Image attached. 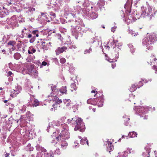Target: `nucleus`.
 Masks as SVG:
<instances>
[{
    "label": "nucleus",
    "mask_w": 157,
    "mask_h": 157,
    "mask_svg": "<svg viewBox=\"0 0 157 157\" xmlns=\"http://www.w3.org/2000/svg\"><path fill=\"white\" fill-rule=\"evenodd\" d=\"M60 62L62 63H64L66 62V59L64 58H61L60 60Z\"/></svg>",
    "instance_id": "obj_52"
},
{
    "label": "nucleus",
    "mask_w": 157,
    "mask_h": 157,
    "mask_svg": "<svg viewBox=\"0 0 157 157\" xmlns=\"http://www.w3.org/2000/svg\"><path fill=\"white\" fill-rule=\"evenodd\" d=\"M81 144L82 145L87 144L88 145V141L86 138L84 137L80 140Z\"/></svg>",
    "instance_id": "obj_26"
},
{
    "label": "nucleus",
    "mask_w": 157,
    "mask_h": 157,
    "mask_svg": "<svg viewBox=\"0 0 157 157\" xmlns=\"http://www.w3.org/2000/svg\"><path fill=\"white\" fill-rule=\"evenodd\" d=\"M26 116L27 118L30 119L31 120L33 118V117L30 111H28L26 113Z\"/></svg>",
    "instance_id": "obj_38"
},
{
    "label": "nucleus",
    "mask_w": 157,
    "mask_h": 157,
    "mask_svg": "<svg viewBox=\"0 0 157 157\" xmlns=\"http://www.w3.org/2000/svg\"><path fill=\"white\" fill-rule=\"evenodd\" d=\"M51 123V124L53 126H59L60 125V124L58 121H53Z\"/></svg>",
    "instance_id": "obj_37"
},
{
    "label": "nucleus",
    "mask_w": 157,
    "mask_h": 157,
    "mask_svg": "<svg viewBox=\"0 0 157 157\" xmlns=\"http://www.w3.org/2000/svg\"><path fill=\"white\" fill-rule=\"evenodd\" d=\"M107 147V151L110 152L113 149V147L112 145V143L109 141H107L106 144Z\"/></svg>",
    "instance_id": "obj_16"
},
{
    "label": "nucleus",
    "mask_w": 157,
    "mask_h": 157,
    "mask_svg": "<svg viewBox=\"0 0 157 157\" xmlns=\"http://www.w3.org/2000/svg\"><path fill=\"white\" fill-rule=\"evenodd\" d=\"M32 33L34 35L36 34V37L38 36V31L37 30H34L33 31Z\"/></svg>",
    "instance_id": "obj_48"
},
{
    "label": "nucleus",
    "mask_w": 157,
    "mask_h": 157,
    "mask_svg": "<svg viewBox=\"0 0 157 157\" xmlns=\"http://www.w3.org/2000/svg\"><path fill=\"white\" fill-rule=\"evenodd\" d=\"M144 151L143 153V155L144 157H150L149 153L150 152V149L148 148H145Z\"/></svg>",
    "instance_id": "obj_17"
},
{
    "label": "nucleus",
    "mask_w": 157,
    "mask_h": 157,
    "mask_svg": "<svg viewBox=\"0 0 157 157\" xmlns=\"http://www.w3.org/2000/svg\"><path fill=\"white\" fill-rule=\"evenodd\" d=\"M117 28L116 26H114L111 28V31L114 33L115 30Z\"/></svg>",
    "instance_id": "obj_59"
},
{
    "label": "nucleus",
    "mask_w": 157,
    "mask_h": 157,
    "mask_svg": "<svg viewBox=\"0 0 157 157\" xmlns=\"http://www.w3.org/2000/svg\"><path fill=\"white\" fill-rule=\"evenodd\" d=\"M83 12L84 14L88 17H89L90 15V10L87 8L84 9L83 10Z\"/></svg>",
    "instance_id": "obj_25"
},
{
    "label": "nucleus",
    "mask_w": 157,
    "mask_h": 157,
    "mask_svg": "<svg viewBox=\"0 0 157 157\" xmlns=\"http://www.w3.org/2000/svg\"><path fill=\"white\" fill-rule=\"evenodd\" d=\"M58 39L61 41L63 39V37L61 36V35H58Z\"/></svg>",
    "instance_id": "obj_61"
},
{
    "label": "nucleus",
    "mask_w": 157,
    "mask_h": 157,
    "mask_svg": "<svg viewBox=\"0 0 157 157\" xmlns=\"http://www.w3.org/2000/svg\"><path fill=\"white\" fill-rule=\"evenodd\" d=\"M21 90V87L20 86H17L15 87V89L13 90L12 93L13 94H10V96L12 98H14L16 96V94L19 93Z\"/></svg>",
    "instance_id": "obj_9"
},
{
    "label": "nucleus",
    "mask_w": 157,
    "mask_h": 157,
    "mask_svg": "<svg viewBox=\"0 0 157 157\" xmlns=\"http://www.w3.org/2000/svg\"><path fill=\"white\" fill-rule=\"evenodd\" d=\"M33 101L35 106H36L39 105V102L38 100L34 99Z\"/></svg>",
    "instance_id": "obj_43"
},
{
    "label": "nucleus",
    "mask_w": 157,
    "mask_h": 157,
    "mask_svg": "<svg viewBox=\"0 0 157 157\" xmlns=\"http://www.w3.org/2000/svg\"><path fill=\"white\" fill-rule=\"evenodd\" d=\"M59 91L62 94L65 93V94H66L67 91L66 86L62 87L59 90Z\"/></svg>",
    "instance_id": "obj_31"
},
{
    "label": "nucleus",
    "mask_w": 157,
    "mask_h": 157,
    "mask_svg": "<svg viewBox=\"0 0 157 157\" xmlns=\"http://www.w3.org/2000/svg\"><path fill=\"white\" fill-rule=\"evenodd\" d=\"M60 142H58L59 144H60L61 147L62 149H65L67 145V143L64 140H59Z\"/></svg>",
    "instance_id": "obj_15"
},
{
    "label": "nucleus",
    "mask_w": 157,
    "mask_h": 157,
    "mask_svg": "<svg viewBox=\"0 0 157 157\" xmlns=\"http://www.w3.org/2000/svg\"><path fill=\"white\" fill-rule=\"evenodd\" d=\"M137 88V87L135 86V84H133L131 86V87L129 89V90L131 92H133L135 91Z\"/></svg>",
    "instance_id": "obj_33"
},
{
    "label": "nucleus",
    "mask_w": 157,
    "mask_h": 157,
    "mask_svg": "<svg viewBox=\"0 0 157 157\" xmlns=\"http://www.w3.org/2000/svg\"><path fill=\"white\" fill-rule=\"evenodd\" d=\"M82 21L81 19L77 18L74 22L75 25H71V30L73 35H76L79 31L81 30V28L79 25L82 23Z\"/></svg>",
    "instance_id": "obj_4"
},
{
    "label": "nucleus",
    "mask_w": 157,
    "mask_h": 157,
    "mask_svg": "<svg viewBox=\"0 0 157 157\" xmlns=\"http://www.w3.org/2000/svg\"><path fill=\"white\" fill-rule=\"evenodd\" d=\"M54 157L53 153L51 152L49 153L44 152L43 153L38 152L36 157Z\"/></svg>",
    "instance_id": "obj_12"
},
{
    "label": "nucleus",
    "mask_w": 157,
    "mask_h": 157,
    "mask_svg": "<svg viewBox=\"0 0 157 157\" xmlns=\"http://www.w3.org/2000/svg\"><path fill=\"white\" fill-rule=\"evenodd\" d=\"M132 150V149L130 148H128L127 149V152H128L129 154L131 153H134V151H132V152L131 151V150Z\"/></svg>",
    "instance_id": "obj_56"
},
{
    "label": "nucleus",
    "mask_w": 157,
    "mask_h": 157,
    "mask_svg": "<svg viewBox=\"0 0 157 157\" xmlns=\"http://www.w3.org/2000/svg\"><path fill=\"white\" fill-rule=\"evenodd\" d=\"M8 45L14 46L16 44V42L14 41H10L7 43Z\"/></svg>",
    "instance_id": "obj_41"
},
{
    "label": "nucleus",
    "mask_w": 157,
    "mask_h": 157,
    "mask_svg": "<svg viewBox=\"0 0 157 157\" xmlns=\"http://www.w3.org/2000/svg\"><path fill=\"white\" fill-rule=\"evenodd\" d=\"M67 49L66 47L63 46L61 47H58L55 51L56 55H59L60 53H63Z\"/></svg>",
    "instance_id": "obj_13"
},
{
    "label": "nucleus",
    "mask_w": 157,
    "mask_h": 157,
    "mask_svg": "<svg viewBox=\"0 0 157 157\" xmlns=\"http://www.w3.org/2000/svg\"><path fill=\"white\" fill-rule=\"evenodd\" d=\"M52 100L55 102V103H57L58 104L61 103L62 102L61 99H59L58 97L56 96L53 97Z\"/></svg>",
    "instance_id": "obj_23"
},
{
    "label": "nucleus",
    "mask_w": 157,
    "mask_h": 157,
    "mask_svg": "<svg viewBox=\"0 0 157 157\" xmlns=\"http://www.w3.org/2000/svg\"><path fill=\"white\" fill-rule=\"evenodd\" d=\"M22 73L24 75L28 73V70L26 68V67H24L23 68L22 71Z\"/></svg>",
    "instance_id": "obj_42"
},
{
    "label": "nucleus",
    "mask_w": 157,
    "mask_h": 157,
    "mask_svg": "<svg viewBox=\"0 0 157 157\" xmlns=\"http://www.w3.org/2000/svg\"><path fill=\"white\" fill-rule=\"evenodd\" d=\"M98 16V14L92 12L90 13L89 17L92 19H95Z\"/></svg>",
    "instance_id": "obj_27"
},
{
    "label": "nucleus",
    "mask_w": 157,
    "mask_h": 157,
    "mask_svg": "<svg viewBox=\"0 0 157 157\" xmlns=\"http://www.w3.org/2000/svg\"><path fill=\"white\" fill-rule=\"evenodd\" d=\"M143 84L142 83V82L141 81H140L139 82V85L137 86L139 88L140 87H141L143 86Z\"/></svg>",
    "instance_id": "obj_55"
},
{
    "label": "nucleus",
    "mask_w": 157,
    "mask_h": 157,
    "mask_svg": "<svg viewBox=\"0 0 157 157\" xmlns=\"http://www.w3.org/2000/svg\"><path fill=\"white\" fill-rule=\"evenodd\" d=\"M13 18H14V17H11L9 19H7V18H6L7 20H6V21H7V24L8 25L10 24V23H11V21H13Z\"/></svg>",
    "instance_id": "obj_40"
},
{
    "label": "nucleus",
    "mask_w": 157,
    "mask_h": 157,
    "mask_svg": "<svg viewBox=\"0 0 157 157\" xmlns=\"http://www.w3.org/2000/svg\"><path fill=\"white\" fill-rule=\"evenodd\" d=\"M77 48L76 46L75 45H71L69 47V48L73 49Z\"/></svg>",
    "instance_id": "obj_54"
},
{
    "label": "nucleus",
    "mask_w": 157,
    "mask_h": 157,
    "mask_svg": "<svg viewBox=\"0 0 157 157\" xmlns=\"http://www.w3.org/2000/svg\"><path fill=\"white\" fill-rule=\"evenodd\" d=\"M81 10V6L78 5L75 7H73L72 8H70L69 9L68 13H69L71 14L73 17H76V14H78Z\"/></svg>",
    "instance_id": "obj_6"
},
{
    "label": "nucleus",
    "mask_w": 157,
    "mask_h": 157,
    "mask_svg": "<svg viewBox=\"0 0 157 157\" xmlns=\"http://www.w3.org/2000/svg\"><path fill=\"white\" fill-rule=\"evenodd\" d=\"M128 46L130 48V50H131V52L132 53H133V52H134L135 49L134 48H133V45H132V44H128Z\"/></svg>",
    "instance_id": "obj_39"
},
{
    "label": "nucleus",
    "mask_w": 157,
    "mask_h": 157,
    "mask_svg": "<svg viewBox=\"0 0 157 157\" xmlns=\"http://www.w3.org/2000/svg\"><path fill=\"white\" fill-rule=\"evenodd\" d=\"M26 68L28 70V74L30 75H32V73L36 72V70L34 69L33 64L26 65Z\"/></svg>",
    "instance_id": "obj_10"
},
{
    "label": "nucleus",
    "mask_w": 157,
    "mask_h": 157,
    "mask_svg": "<svg viewBox=\"0 0 157 157\" xmlns=\"http://www.w3.org/2000/svg\"><path fill=\"white\" fill-rule=\"evenodd\" d=\"M133 0H128L126 4L124 5V8L126 10V13L127 15H128V17L130 19H132V20L135 21V18L133 17V16L132 15H129L128 14L130 13V3L131 4L132 3Z\"/></svg>",
    "instance_id": "obj_5"
},
{
    "label": "nucleus",
    "mask_w": 157,
    "mask_h": 157,
    "mask_svg": "<svg viewBox=\"0 0 157 157\" xmlns=\"http://www.w3.org/2000/svg\"><path fill=\"white\" fill-rule=\"evenodd\" d=\"M90 3L88 0H85L83 4V5L84 7H88L90 5Z\"/></svg>",
    "instance_id": "obj_32"
},
{
    "label": "nucleus",
    "mask_w": 157,
    "mask_h": 157,
    "mask_svg": "<svg viewBox=\"0 0 157 157\" xmlns=\"http://www.w3.org/2000/svg\"><path fill=\"white\" fill-rule=\"evenodd\" d=\"M14 58L16 59H19L21 57V55L18 53H16L14 55Z\"/></svg>",
    "instance_id": "obj_34"
},
{
    "label": "nucleus",
    "mask_w": 157,
    "mask_h": 157,
    "mask_svg": "<svg viewBox=\"0 0 157 157\" xmlns=\"http://www.w3.org/2000/svg\"><path fill=\"white\" fill-rule=\"evenodd\" d=\"M6 105L7 106H9V111L10 112H12L13 110V108L14 107V105L11 103L8 102Z\"/></svg>",
    "instance_id": "obj_22"
},
{
    "label": "nucleus",
    "mask_w": 157,
    "mask_h": 157,
    "mask_svg": "<svg viewBox=\"0 0 157 157\" xmlns=\"http://www.w3.org/2000/svg\"><path fill=\"white\" fill-rule=\"evenodd\" d=\"M122 45L121 43H118L117 45L116 44V47L113 48L114 52L113 53V56L115 59H117L119 57V51L121 50V48Z\"/></svg>",
    "instance_id": "obj_7"
},
{
    "label": "nucleus",
    "mask_w": 157,
    "mask_h": 157,
    "mask_svg": "<svg viewBox=\"0 0 157 157\" xmlns=\"http://www.w3.org/2000/svg\"><path fill=\"white\" fill-rule=\"evenodd\" d=\"M41 15L45 17L48 15L46 13H41Z\"/></svg>",
    "instance_id": "obj_60"
},
{
    "label": "nucleus",
    "mask_w": 157,
    "mask_h": 157,
    "mask_svg": "<svg viewBox=\"0 0 157 157\" xmlns=\"http://www.w3.org/2000/svg\"><path fill=\"white\" fill-rule=\"evenodd\" d=\"M63 101L64 104L65 105L67 106H71V101L70 99H64L63 100Z\"/></svg>",
    "instance_id": "obj_21"
},
{
    "label": "nucleus",
    "mask_w": 157,
    "mask_h": 157,
    "mask_svg": "<svg viewBox=\"0 0 157 157\" xmlns=\"http://www.w3.org/2000/svg\"><path fill=\"white\" fill-rule=\"evenodd\" d=\"M152 9V8L150 6H148V11L147 13V15L148 16H151L150 18V19H151V16H153Z\"/></svg>",
    "instance_id": "obj_19"
},
{
    "label": "nucleus",
    "mask_w": 157,
    "mask_h": 157,
    "mask_svg": "<svg viewBox=\"0 0 157 157\" xmlns=\"http://www.w3.org/2000/svg\"><path fill=\"white\" fill-rule=\"evenodd\" d=\"M137 134V133L135 132H129L128 136L131 138L134 137H136Z\"/></svg>",
    "instance_id": "obj_30"
},
{
    "label": "nucleus",
    "mask_w": 157,
    "mask_h": 157,
    "mask_svg": "<svg viewBox=\"0 0 157 157\" xmlns=\"http://www.w3.org/2000/svg\"><path fill=\"white\" fill-rule=\"evenodd\" d=\"M55 154L58 155H59L60 154V150L59 149H56L55 151Z\"/></svg>",
    "instance_id": "obj_53"
},
{
    "label": "nucleus",
    "mask_w": 157,
    "mask_h": 157,
    "mask_svg": "<svg viewBox=\"0 0 157 157\" xmlns=\"http://www.w3.org/2000/svg\"><path fill=\"white\" fill-rule=\"evenodd\" d=\"M19 110L22 112H23L26 110V107L25 106H23L22 108L21 109L19 108Z\"/></svg>",
    "instance_id": "obj_47"
},
{
    "label": "nucleus",
    "mask_w": 157,
    "mask_h": 157,
    "mask_svg": "<svg viewBox=\"0 0 157 157\" xmlns=\"http://www.w3.org/2000/svg\"><path fill=\"white\" fill-rule=\"evenodd\" d=\"M153 68L155 71V73H157V68L155 66H153Z\"/></svg>",
    "instance_id": "obj_63"
},
{
    "label": "nucleus",
    "mask_w": 157,
    "mask_h": 157,
    "mask_svg": "<svg viewBox=\"0 0 157 157\" xmlns=\"http://www.w3.org/2000/svg\"><path fill=\"white\" fill-rule=\"evenodd\" d=\"M99 98L96 99H89L87 101V103L93 105H96L98 104L99 107H101L103 105V100H100V102H101V104L97 102L98 100H99Z\"/></svg>",
    "instance_id": "obj_8"
},
{
    "label": "nucleus",
    "mask_w": 157,
    "mask_h": 157,
    "mask_svg": "<svg viewBox=\"0 0 157 157\" xmlns=\"http://www.w3.org/2000/svg\"><path fill=\"white\" fill-rule=\"evenodd\" d=\"M61 127L62 129L61 130V132L59 136L56 137L55 135L56 132H54L53 133V137L54 136L58 142H60L59 140H67L70 138V133L68 131V127L67 125L65 124H62Z\"/></svg>",
    "instance_id": "obj_2"
},
{
    "label": "nucleus",
    "mask_w": 157,
    "mask_h": 157,
    "mask_svg": "<svg viewBox=\"0 0 157 157\" xmlns=\"http://www.w3.org/2000/svg\"><path fill=\"white\" fill-rule=\"evenodd\" d=\"M36 150L39 151H41V152L39 151L38 152H40L43 153V154L44 152H46L47 151L46 149L44 148L43 147H42L41 146H40L39 144H37L36 147Z\"/></svg>",
    "instance_id": "obj_14"
},
{
    "label": "nucleus",
    "mask_w": 157,
    "mask_h": 157,
    "mask_svg": "<svg viewBox=\"0 0 157 157\" xmlns=\"http://www.w3.org/2000/svg\"><path fill=\"white\" fill-rule=\"evenodd\" d=\"M148 34V33H147ZM157 40L156 35L154 33L148 35L147 36L143 39L142 43L143 45L146 46L152 44Z\"/></svg>",
    "instance_id": "obj_3"
},
{
    "label": "nucleus",
    "mask_w": 157,
    "mask_h": 157,
    "mask_svg": "<svg viewBox=\"0 0 157 157\" xmlns=\"http://www.w3.org/2000/svg\"><path fill=\"white\" fill-rule=\"evenodd\" d=\"M106 59L108 61H109L110 62H113V60L114 59H110L109 58H106Z\"/></svg>",
    "instance_id": "obj_58"
},
{
    "label": "nucleus",
    "mask_w": 157,
    "mask_h": 157,
    "mask_svg": "<svg viewBox=\"0 0 157 157\" xmlns=\"http://www.w3.org/2000/svg\"><path fill=\"white\" fill-rule=\"evenodd\" d=\"M29 49L33 53H34L36 51V49H35L33 47H31L29 48Z\"/></svg>",
    "instance_id": "obj_49"
},
{
    "label": "nucleus",
    "mask_w": 157,
    "mask_h": 157,
    "mask_svg": "<svg viewBox=\"0 0 157 157\" xmlns=\"http://www.w3.org/2000/svg\"><path fill=\"white\" fill-rule=\"evenodd\" d=\"M9 25H10V27L12 28H13L14 27L16 26V21L14 18L13 19V21H11V23H10V24H9Z\"/></svg>",
    "instance_id": "obj_29"
},
{
    "label": "nucleus",
    "mask_w": 157,
    "mask_h": 157,
    "mask_svg": "<svg viewBox=\"0 0 157 157\" xmlns=\"http://www.w3.org/2000/svg\"><path fill=\"white\" fill-rule=\"evenodd\" d=\"M51 90L52 93L55 94H57L58 92V89L56 88V87L52 85L51 87Z\"/></svg>",
    "instance_id": "obj_24"
},
{
    "label": "nucleus",
    "mask_w": 157,
    "mask_h": 157,
    "mask_svg": "<svg viewBox=\"0 0 157 157\" xmlns=\"http://www.w3.org/2000/svg\"><path fill=\"white\" fill-rule=\"evenodd\" d=\"M146 9L144 6H142L141 7V15L142 17H145L147 15Z\"/></svg>",
    "instance_id": "obj_18"
},
{
    "label": "nucleus",
    "mask_w": 157,
    "mask_h": 157,
    "mask_svg": "<svg viewBox=\"0 0 157 157\" xmlns=\"http://www.w3.org/2000/svg\"><path fill=\"white\" fill-rule=\"evenodd\" d=\"M123 118L124 119L126 118L128 119V120H129L130 118L128 117L126 115H124L123 117Z\"/></svg>",
    "instance_id": "obj_62"
},
{
    "label": "nucleus",
    "mask_w": 157,
    "mask_h": 157,
    "mask_svg": "<svg viewBox=\"0 0 157 157\" xmlns=\"http://www.w3.org/2000/svg\"><path fill=\"white\" fill-rule=\"evenodd\" d=\"M105 4V1L104 0H99L98 1L97 5L101 9L104 6Z\"/></svg>",
    "instance_id": "obj_20"
},
{
    "label": "nucleus",
    "mask_w": 157,
    "mask_h": 157,
    "mask_svg": "<svg viewBox=\"0 0 157 157\" xmlns=\"http://www.w3.org/2000/svg\"><path fill=\"white\" fill-rule=\"evenodd\" d=\"M71 87L74 90H76V88L75 86V83H72L71 84Z\"/></svg>",
    "instance_id": "obj_45"
},
{
    "label": "nucleus",
    "mask_w": 157,
    "mask_h": 157,
    "mask_svg": "<svg viewBox=\"0 0 157 157\" xmlns=\"http://www.w3.org/2000/svg\"><path fill=\"white\" fill-rule=\"evenodd\" d=\"M50 15L53 17V18H55L56 17V14L55 13H53L52 12H50Z\"/></svg>",
    "instance_id": "obj_57"
},
{
    "label": "nucleus",
    "mask_w": 157,
    "mask_h": 157,
    "mask_svg": "<svg viewBox=\"0 0 157 157\" xmlns=\"http://www.w3.org/2000/svg\"><path fill=\"white\" fill-rule=\"evenodd\" d=\"M129 33L132 35V36H135L137 35L138 34V33H135L134 31L132 30H130V29H128Z\"/></svg>",
    "instance_id": "obj_36"
},
{
    "label": "nucleus",
    "mask_w": 157,
    "mask_h": 157,
    "mask_svg": "<svg viewBox=\"0 0 157 157\" xmlns=\"http://www.w3.org/2000/svg\"><path fill=\"white\" fill-rule=\"evenodd\" d=\"M58 104V103H55L52 105V106L54 109V111L55 110H56L57 109L56 108H57V107L58 106V105H57Z\"/></svg>",
    "instance_id": "obj_51"
},
{
    "label": "nucleus",
    "mask_w": 157,
    "mask_h": 157,
    "mask_svg": "<svg viewBox=\"0 0 157 157\" xmlns=\"http://www.w3.org/2000/svg\"><path fill=\"white\" fill-rule=\"evenodd\" d=\"M125 21L128 24H130V23H132L134 21L132 20V19L129 18L128 17H127Z\"/></svg>",
    "instance_id": "obj_44"
},
{
    "label": "nucleus",
    "mask_w": 157,
    "mask_h": 157,
    "mask_svg": "<svg viewBox=\"0 0 157 157\" xmlns=\"http://www.w3.org/2000/svg\"><path fill=\"white\" fill-rule=\"evenodd\" d=\"M49 17V15H47V16H46L45 17V18L46 19V21L48 22H49L50 21V20L49 19L48 17Z\"/></svg>",
    "instance_id": "obj_64"
},
{
    "label": "nucleus",
    "mask_w": 157,
    "mask_h": 157,
    "mask_svg": "<svg viewBox=\"0 0 157 157\" xmlns=\"http://www.w3.org/2000/svg\"><path fill=\"white\" fill-rule=\"evenodd\" d=\"M147 111V108H145L144 107L142 106H140L138 108L136 111V112L137 113H138L140 115L141 117H143L142 114L143 113H145Z\"/></svg>",
    "instance_id": "obj_11"
},
{
    "label": "nucleus",
    "mask_w": 157,
    "mask_h": 157,
    "mask_svg": "<svg viewBox=\"0 0 157 157\" xmlns=\"http://www.w3.org/2000/svg\"><path fill=\"white\" fill-rule=\"evenodd\" d=\"M92 52V49L91 48H90L88 50H85L84 52V53L86 54L87 53H89Z\"/></svg>",
    "instance_id": "obj_50"
},
{
    "label": "nucleus",
    "mask_w": 157,
    "mask_h": 157,
    "mask_svg": "<svg viewBox=\"0 0 157 157\" xmlns=\"http://www.w3.org/2000/svg\"><path fill=\"white\" fill-rule=\"evenodd\" d=\"M67 123H71L72 125H76L74 128L75 131L79 130L80 132H83L85 130V125L81 118L77 116L72 118L71 119H69L67 120Z\"/></svg>",
    "instance_id": "obj_1"
},
{
    "label": "nucleus",
    "mask_w": 157,
    "mask_h": 157,
    "mask_svg": "<svg viewBox=\"0 0 157 157\" xmlns=\"http://www.w3.org/2000/svg\"><path fill=\"white\" fill-rule=\"evenodd\" d=\"M26 149L27 151H32L33 150L34 148L31 146V144H29L27 146Z\"/></svg>",
    "instance_id": "obj_28"
},
{
    "label": "nucleus",
    "mask_w": 157,
    "mask_h": 157,
    "mask_svg": "<svg viewBox=\"0 0 157 157\" xmlns=\"http://www.w3.org/2000/svg\"><path fill=\"white\" fill-rule=\"evenodd\" d=\"M35 9L33 8H29L28 10V12L29 14H32L33 13V12L35 11Z\"/></svg>",
    "instance_id": "obj_35"
},
{
    "label": "nucleus",
    "mask_w": 157,
    "mask_h": 157,
    "mask_svg": "<svg viewBox=\"0 0 157 157\" xmlns=\"http://www.w3.org/2000/svg\"><path fill=\"white\" fill-rule=\"evenodd\" d=\"M32 75L35 78H37L38 77L37 71H36V73H32Z\"/></svg>",
    "instance_id": "obj_46"
}]
</instances>
